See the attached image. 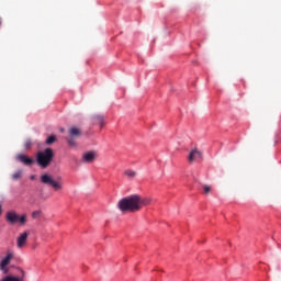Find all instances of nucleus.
<instances>
[{
  "mask_svg": "<svg viewBox=\"0 0 281 281\" xmlns=\"http://www.w3.org/2000/svg\"><path fill=\"white\" fill-rule=\"evenodd\" d=\"M151 202L153 199L150 198H142V195L134 194L123 198L119 202L117 207L121 212H139L143 205H150Z\"/></svg>",
  "mask_w": 281,
  "mask_h": 281,
  "instance_id": "nucleus-1",
  "label": "nucleus"
},
{
  "mask_svg": "<svg viewBox=\"0 0 281 281\" xmlns=\"http://www.w3.org/2000/svg\"><path fill=\"white\" fill-rule=\"evenodd\" d=\"M52 161H54V149L46 148L45 150L37 153L36 162L43 169L48 168V166L52 165Z\"/></svg>",
  "mask_w": 281,
  "mask_h": 281,
  "instance_id": "nucleus-2",
  "label": "nucleus"
},
{
  "mask_svg": "<svg viewBox=\"0 0 281 281\" xmlns=\"http://www.w3.org/2000/svg\"><path fill=\"white\" fill-rule=\"evenodd\" d=\"M5 220L9 225H16V223H20V225H25V223H27V215L22 214L20 216L14 211H9L7 212Z\"/></svg>",
  "mask_w": 281,
  "mask_h": 281,
  "instance_id": "nucleus-3",
  "label": "nucleus"
},
{
  "mask_svg": "<svg viewBox=\"0 0 281 281\" xmlns=\"http://www.w3.org/2000/svg\"><path fill=\"white\" fill-rule=\"evenodd\" d=\"M41 181L45 186H49V188H53V190H55L56 192H58V190H63V183L54 180V177L49 173L42 175L41 176Z\"/></svg>",
  "mask_w": 281,
  "mask_h": 281,
  "instance_id": "nucleus-4",
  "label": "nucleus"
},
{
  "mask_svg": "<svg viewBox=\"0 0 281 281\" xmlns=\"http://www.w3.org/2000/svg\"><path fill=\"white\" fill-rule=\"evenodd\" d=\"M68 133H69V136L67 137V143L71 148H76V146H78V144L76 143V139L82 136V130L78 127H70L68 130Z\"/></svg>",
  "mask_w": 281,
  "mask_h": 281,
  "instance_id": "nucleus-5",
  "label": "nucleus"
},
{
  "mask_svg": "<svg viewBox=\"0 0 281 281\" xmlns=\"http://www.w3.org/2000/svg\"><path fill=\"white\" fill-rule=\"evenodd\" d=\"M95 159H98V153L90 150V151H86L82 155L81 161L83 164H93V161H95Z\"/></svg>",
  "mask_w": 281,
  "mask_h": 281,
  "instance_id": "nucleus-6",
  "label": "nucleus"
},
{
  "mask_svg": "<svg viewBox=\"0 0 281 281\" xmlns=\"http://www.w3.org/2000/svg\"><path fill=\"white\" fill-rule=\"evenodd\" d=\"M12 258H14V254L8 252L7 256L1 260L0 269L3 271V273H8V265L12 262Z\"/></svg>",
  "mask_w": 281,
  "mask_h": 281,
  "instance_id": "nucleus-7",
  "label": "nucleus"
},
{
  "mask_svg": "<svg viewBox=\"0 0 281 281\" xmlns=\"http://www.w3.org/2000/svg\"><path fill=\"white\" fill-rule=\"evenodd\" d=\"M30 236V234L27 232H24L22 234H20L16 238V247L18 249H23V247H25V245H27V237Z\"/></svg>",
  "mask_w": 281,
  "mask_h": 281,
  "instance_id": "nucleus-8",
  "label": "nucleus"
},
{
  "mask_svg": "<svg viewBox=\"0 0 281 281\" xmlns=\"http://www.w3.org/2000/svg\"><path fill=\"white\" fill-rule=\"evenodd\" d=\"M202 158H203V153H201V150L194 148L190 151L188 161H189V164H194V161H196L198 159H202Z\"/></svg>",
  "mask_w": 281,
  "mask_h": 281,
  "instance_id": "nucleus-9",
  "label": "nucleus"
},
{
  "mask_svg": "<svg viewBox=\"0 0 281 281\" xmlns=\"http://www.w3.org/2000/svg\"><path fill=\"white\" fill-rule=\"evenodd\" d=\"M16 159L18 161H21V164H24V166H33L34 164V159L23 154L18 155Z\"/></svg>",
  "mask_w": 281,
  "mask_h": 281,
  "instance_id": "nucleus-10",
  "label": "nucleus"
},
{
  "mask_svg": "<svg viewBox=\"0 0 281 281\" xmlns=\"http://www.w3.org/2000/svg\"><path fill=\"white\" fill-rule=\"evenodd\" d=\"M93 120L97 124H100V126H104V115L97 114L93 116Z\"/></svg>",
  "mask_w": 281,
  "mask_h": 281,
  "instance_id": "nucleus-11",
  "label": "nucleus"
},
{
  "mask_svg": "<svg viewBox=\"0 0 281 281\" xmlns=\"http://www.w3.org/2000/svg\"><path fill=\"white\" fill-rule=\"evenodd\" d=\"M125 177H128V179H135L137 177V172L133 169H127L124 171Z\"/></svg>",
  "mask_w": 281,
  "mask_h": 281,
  "instance_id": "nucleus-12",
  "label": "nucleus"
},
{
  "mask_svg": "<svg viewBox=\"0 0 281 281\" xmlns=\"http://www.w3.org/2000/svg\"><path fill=\"white\" fill-rule=\"evenodd\" d=\"M0 281H23V279L15 276H7L2 278Z\"/></svg>",
  "mask_w": 281,
  "mask_h": 281,
  "instance_id": "nucleus-13",
  "label": "nucleus"
},
{
  "mask_svg": "<svg viewBox=\"0 0 281 281\" xmlns=\"http://www.w3.org/2000/svg\"><path fill=\"white\" fill-rule=\"evenodd\" d=\"M21 177H23V170H18L11 176L13 181H19Z\"/></svg>",
  "mask_w": 281,
  "mask_h": 281,
  "instance_id": "nucleus-14",
  "label": "nucleus"
},
{
  "mask_svg": "<svg viewBox=\"0 0 281 281\" xmlns=\"http://www.w3.org/2000/svg\"><path fill=\"white\" fill-rule=\"evenodd\" d=\"M54 142H56V136H54V135L48 136L46 139L47 146H52V144H54Z\"/></svg>",
  "mask_w": 281,
  "mask_h": 281,
  "instance_id": "nucleus-15",
  "label": "nucleus"
},
{
  "mask_svg": "<svg viewBox=\"0 0 281 281\" xmlns=\"http://www.w3.org/2000/svg\"><path fill=\"white\" fill-rule=\"evenodd\" d=\"M203 194H209L210 192H212V187L207 186V184H203Z\"/></svg>",
  "mask_w": 281,
  "mask_h": 281,
  "instance_id": "nucleus-16",
  "label": "nucleus"
},
{
  "mask_svg": "<svg viewBox=\"0 0 281 281\" xmlns=\"http://www.w3.org/2000/svg\"><path fill=\"white\" fill-rule=\"evenodd\" d=\"M24 148H26V149L32 148V139H26V140L24 142Z\"/></svg>",
  "mask_w": 281,
  "mask_h": 281,
  "instance_id": "nucleus-17",
  "label": "nucleus"
},
{
  "mask_svg": "<svg viewBox=\"0 0 281 281\" xmlns=\"http://www.w3.org/2000/svg\"><path fill=\"white\" fill-rule=\"evenodd\" d=\"M41 216V211H34L32 213V218H38Z\"/></svg>",
  "mask_w": 281,
  "mask_h": 281,
  "instance_id": "nucleus-18",
  "label": "nucleus"
},
{
  "mask_svg": "<svg viewBox=\"0 0 281 281\" xmlns=\"http://www.w3.org/2000/svg\"><path fill=\"white\" fill-rule=\"evenodd\" d=\"M31 179H32V180H34V179H35V177H34V176H31Z\"/></svg>",
  "mask_w": 281,
  "mask_h": 281,
  "instance_id": "nucleus-19",
  "label": "nucleus"
},
{
  "mask_svg": "<svg viewBox=\"0 0 281 281\" xmlns=\"http://www.w3.org/2000/svg\"><path fill=\"white\" fill-rule=\"evenodd\" d=\"M0 25H1V20H0Z\"/></svg>",
  "mask_w": 281,
  "mask_h": 281,
  "instance_id": "nucleus-20",
  "label": "nucleus"
}]
</instances>
